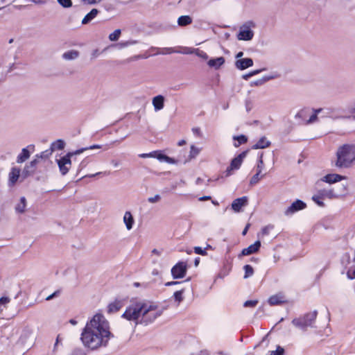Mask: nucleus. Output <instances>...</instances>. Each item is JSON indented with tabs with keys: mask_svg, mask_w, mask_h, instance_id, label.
Wrapping results in <instances>:
<instances>
[{
	"mask_svg": "<svg viewBox=\"0 0 355 355\" xmlns=\"http://www.w3.org/2000/svg\"><path fill=\"white\" fill-rule=\"evenodd\" d=\"M270 141H268L266 137H262L259 139V140L252 146V149H263L270 146Z\"/></svg>",
	"mask_w": 355,
	"mask_h": 355,
	"instance_id": "nucleus-21",
	"label": "nucleus"
},
{
	"mask_svg": "<svg viewBox=\"0 0 355 355\" xmlns=\"http://www.w3.org/2000/svg\"><path fill=\"white\" fill-rule=\"evenodd\" d=\"M248 203V197L243 196L241 198H239L235 199L232 203V209L235 212H239L241 210V208L245 206Z\"/></svg>",
	"mask_w": 355,
	"mask_h": 355,
	"instance_id": "nucleus-13",
	"label": "nucleus"
},
{
	"mask_svg": "<svg viewBox=\"0 0 355 355\" xmlns=\"http://www.w3.org/2000/svg\"><path fill=\"white\" fill-rule=\"evenodd\" d=\"M101 148V146L98 145V144H95V145L90 146L89 147L83 148L82 149H84V151H85V150H87L99 149Z\"/></svg>",
	"mask_w": 355,
	"mask_h": 355,
	"instance_id": "nucleus-58",
	"label": "nucleus"
},
{
	"mask_svg": "<svg viewBox=\"0 0 355 355\" xmlns=\"http://www.w3.org/2000/svg\"><path fill=\"white\" fill-rule=\"evenodd\" d=\"M99 13V10L96 8H93L91 11L87 13L82 20V24L85 25L89 24L93 20L97 15Z\"/></svg>",
	"mask_w": 355,
	"mask_h": 355,
	"instance_id": "nucleus-22",
	"label": "nucleus"
},
{
	"mask_svg": "<svg viewBox=\"0 0 355 355\" xmlns=\"http://www.w3.org/2000/svg\"><path fill=\"white\" fill-rule=\"evenodd\" d=\"M123 220L125 225L126 229L128 230H132L133 225L135 223V219L130 211H127L125 212Z\"/></svg>",
	"mask_w": 355,
	"mask_h": 355,
	"instance_id": "nucleus-18",
	"label": "nucleus"
},
{
	"mask_svg": "<svg viewBox=\"0 0 355 355\" xmlns=\"http://www.w3.org/2000/svg\"><path fill=\"white\" fill-rule=\"evenodd\" d=\"M260 247H261V242L259 241H255L254 243L249 245L246 248H244L241 251V253L239 257L248 256V255H250L253 253H255L259 251Z\"/></svg>",
	"mask_w": 355,
	"mask_h": 355,
	"instance_id": "nucleus-12",
	"label": "nucleus"
},
{
	"mask_svg": "<svg viewBox=\"0 0 355 355\" xmlns=\"http://www.w3.org/2000/svg\"><path fill=\"white\" fill-rule=\"evenodd\" d=\"M260 174H261V173H259L257 171L256 174L252 177V178L250 179V184L251 185H254V184H256L257 183H258L259 180L264 176V175H262L261 177H259Z\"/></svg>",
	"mask_w": 355,
	"mask_h": 355,
	"instance_id": "nucleus-38",
	"label": "nucleus"
},
{
	"mask_svg": "<svg viewBox=\"0 0 355 355\" xmlns=\"http://www.w3.org/2000/svg\"><path fill=\"white\" fill-rule=\"evenodd\" d=\"M255 27V23L252 21H248L242 25L240 28L238 34V39L239 40L249 41L253 38L254 32L251 30L252 28Z\"/></svg>",
	"mask_w": 355,
	"mask_h": 355,
	"instance_id": "nucleus-7",
	"label": "nucleus"
},
{
	"mask_svg": "<svg viewBox=\"0 0 355 355\" xmlns=\"http://www.w3.org/2000/svg\"><path fill=\"white\" fill-rule=\"evenodd\" d=\"M160 199H161V196L159 194H157L155 196L149 197L148 198V201L150 203H156V202H159L160 200Z\"/></svg>",
	"mask_w": 355,
	"mask_h": 355,
	"instance_id": "nucleus-48",
	"label": "nucleus"
},
{
	"mask_svg": "<svg viewBox=\"0 0 355 355\" xmlns=\"http://www.w3.org/2000/svg\"><path fill=\"white\" fill-rule=\"evenodd\" d=\"M113 336L108 321L102 314L97 313L87 322L81 334V340L86 347L96 350L107 347Z\"/></svg>",
	"mask_w": 355,
	"mask_h": 355,
	"instance_id": "nucleus-1",
	"label": "nucleus"
},
{
	"mask_svg": "<svg viewBox=\"0 0 355 355\" xmlns=\"http://www.w3.org/2000/svg\"><path fill=\"white\" fill-rule=\"evenodd\" d=\"M20 175V169L17 167H12L9 173V184L13 186L17 181Z\"/></svg>",
	"mask_w": 355,
	"mask_h": 355,
	"instance_id": "nucleus-19",
	"label": "nucleus"
},
{
	"mask_svg": "<svg viewBox=\"0 0 355 355\" xmlns=\"http://www.w3.org/2000/svg\"><path fill=\"white\" fill-rule=\"evenodd\" d=\"M250 225L249 223L246 225L245 227L244 228V230L242 232V235L245 236L247 234V232L250 227Z\"/></svg>",
	"mask_w": 355,
	"mask_h": 355,
	"instance_id": "nucleus-64",
	"label": "nucleus"
},
{
	"mask_svg": "<svg viewBox=\"0 0 355 355\" xmlns=\"http://www.w3.org/2000/svg\"><path fill=\"white\" fill-rule=\"evenodd\" d=\"M265 69H257V70H254L252 71H250V74H252V76H255L259 73H261V71H264Z\"/></svg>",
	"mask_w": 355,
	"mask_h": 355,
	"instance_id": "nucleus-61",
	"label": "nucleus"
},
{
	"mask_svg": "<svg viewBox=\"0 0 355 355\" xmlns=\"http://www.w3.org/2000/svg\"><path fill=\"white\" fill-rule=\"evenodd\" d=\"M71 355H86L84 349L81 348H76L73 350Z\"/></svg>",
	"mask_w": 355,
	"mask_h": 355,
	"instance_id": "nucleus-50",
	"label": "nucleus"
},
{
	"mask_svg": "<svg viewBox=\"0 0 355 355\" xmlns=\"http://www.w3.org/2000/svg\"><path fill=\"white\" fill-rule=\"evenodd\" d=\"M164 97L162 95H158L153 98L152 103L155 111L161 110L164 106Z\"/></svg>",
	"mask_w": 355,
	"mask_h": 355,
	"instance_id": "nucleus-17",
	"label": "nucleus"
},
{
	"mask_svg": "<svg viewBox=\"0 0 355 355\" xmlns=\"http://www.w3.org/2000/svg\"><path fill=\"white\" fill-rule=\"evenodd\" d=\"M10 298L7 297H2L0 298V306L1 305H6L10 302Z\"/></svg>",
	"mask_w": 355,
	"mask_h": 355,
	"instance_id": "nucleus-54",
	"label": "nucleus"
},
{
	"mask_svg": "<svg viewBox=\"0 0 355 355\" xmlns=\"http://www.w3.org/2000/svg\"><path fill=\"white\" fill-rule=\"evenodd\" d=\"M137 42L134 40L127 41V42H121L117 44H116L114 46L119 49H123L124 47H126L129 45L135 44Z\"/></svg>",
	"mask_w": 355,
	"mask_h": 355,
	"instance_id": "nucleus-36",
	"label": "nucleus"
},
{
	"mask_svg": "<svg viewBox=\"0 0 355 355\" xmlns=\"http://www.w3.org/2000/svg\"><path fill=\"white\" fill-rule=\"evenodd\" d=\"M243 269L245 270V275L244 278H248L253 275L254 274V269L250 265H245L243 267Z\"/></svg>",
	"mask_w": 355,
	"mask_h": 355,
	"instance_id": "nucleus-35",
	"label": "nucleus"
},
{
	"mask_svg": "<svg viewBox=\"0 0 355 355\" xmlns=\"http://www.w3.org/2000/svg\"><path fill=\"white\" fill-rule=\"evenodd\" d=\"M80 56V52L77 50H70L64 52L62 55V58L64 60H74L78 58Z\"/></svg>",
	"mask_w": 355,
	"mask_h": 355,
	"instance_id": "nucleus-20",
	"label": "nucleus"
},
{
	"mask_svg": "<svg viewBox=\"0 0 355 355\" xmlns=\"http://www.w3.org/2000/svg\"><path fill=\"white\" fill-rule=\"evenodd\" d=\"M355 164V145L343 144L336 152L335 166L340 168H347Z\"/></svg>",
	"mask_w": 355,
	"mask_h": 355,
	"instance_id": "nucleus-3",
	"label": "nucleus"
},
{
	"mask_svg": "<svg viewBox=\"0 0 355 355\" xmlns=\"http://www.w3.org/2000/svg\"><path fill=\"white\" fill-rule=\"evenodd\" d=\"M310 110H311L309 107H304L297 112L295 115V118L297 120L304 121L305 123L307 116L309 115Z\"/></svg>",
	"mask_w": 355,
	"mask_h": 355,
	"instance_id": "nucleus-24",
	"label": "nucleus"
},
{
	"mask_svg": "<svg viewBox=\"0 0 355 355\" xmlns=\"http://www.w3.org/2000/svg\"><path fill=\"white\" fill-rule=\"evenodd\" d=\"M52 150L48 149L43 152H42L40 154L37 155L36 157L39 159H47L50 155L52 154Z\"/></svg>",
	"mask_w": 355,
	"mask_h": 355,
	"instance_id": "nucleus-39",
	"label": "nucleus"
},
{
	"mask_svg": "<svg viewBox=\"0 0 355 355\" xmlns=\"http://www.w3.org/2000/svg\"><path fill=\"white\" fill-rule=\"evenodd\" d=\"M39 162V158L35 156V158L28 164V167H33V168L35 171L36 166Z\"/></svg>",
	"mask_w": 355,
	"mask_h": 355,
	"instance_id": "nucleus-52",
	"label": "nucleus"
},
{
	"mask_svg": "<svg viewBox=\"0 0 355 355\" xmlns=\"http://www.w3.org/2000/svg\"><path fill=\"white\" fill-rule=\"evenodd\" d=\"M122 307V303L121 301L116 300L110 303L107 306V312L109 313H116L121 309Z\"/></svg>",
	"mask_w": 355,
	"mask_h": 355,
	"instance_id": "nucleus-26",
	"label": "nucleus"
},
{
	"mask_svg": "<svg viewBox=\"0 0 355 355\" xmlns=\"http://www.w3.org/2000/svg\"><path fill=\"white\" fill-rule=\"evenodd\" d=\"M322 199V197L320 196V195L318 193V195H314L313 197H312V200L317 204L320 207H323L324 206V202L321 200Z\"/></svg>",
	"mask_w": 355,
	"mask_h": 355,
	"instance_id": "nucleus-45",
	"label": "nucleus"
},
{
	"mask_svg": "<svg viewBox=\"0 0 355 355\" xmlns=\"http://www.w3.org/2000/svg\"><path fill=\"white\" fill-rule=\"evenodd\" d=\"M273 76H264L261 79L257 80L255 81H252L250 83V86H260L263 85L267 81L273 79Z\"/></svg>",
	"mask_w": 355,
	"mask_h": 355,
	"instance_id": "nucleus-32",
	"label": "nucleus"
},
{
	"mask_svg": "<svg viewBox=\"0 0 355 355\" xmlns=\"http://www.w3.org/2000/svg\"><path fill=\"white\" fill-rule=\"evenodd\" d=\"M253 65V60L252 58H242L238 59L235 62V67L239 70H244Z\"/></svg>",
	"mask_w": 355,
	"mask_h": 355,
	"instance_id": "nucleus-14",
	"label": "nucleus"
},
{
	"mask_svg": "<svg viewBox=\"0 0 355 355\" xmlns=\"http://www.w3.org/2000/svg\"><path fill=\"white\" fill-rule=\"evenodd\" d=\"M60 294V290H57L53 293H52L51 295H50L48 297H46V300H47V301L51 300L54 297H56L59 296Z\"/></svg>",
	"mask_w": 355,
	"mask_h": 355,
	"instance_id": "nucleus-53",
	"label": "nucleus"
},
{
	"mask_svg": "<svg viewBox=\"0 0 355 355\" xmlns=\"http://www.w3.org/2000/svg\"><path fill=\"white\" fill-rule=\"evenodd\" d=\"M183 293H184V290L182 289L180 291H178L175 292L173 294L175 300V301H177L178 302V304L183 300V296H182Z\"/></svg>",
	"mask_w": 355,
	"mask_h": 355,
	"instance_id": "nucleus-40",
	"label": "nucleus"
},
{
	"mask_svg": "<svg viewBox=\"0 0 355 355\" xmlns=\"http://www.w3.org/2000/svg\"><path fill=\"white\" fill-rule=\"evenodd\" d=\"M102 0H82V1L85 2V3H87V4H89V5L95 4V3H96L98 2H100Z\"/></svg>",
	"mask_w": 355,
	"mask_h": 355,
	"instance_id": "nucleus-60",
	"label": "nucleus"
},
{
	"mask_svg": "<svg viewBox=\"0 0 355 355\" xmlns=\"http://www.w3.org/2000/svg\"><path fill=\"white\" fill-rule=\"evenodd\" d=\"M194 252H195V253H196L198 254L202 255V256L207 255V252H206L205 249H202V248H200V247H195Z\"/></svg>",
	"mask_w": 355,
	"mask_h": 355,
	"instance_id": "nucleus-49",
	"label": "nucleus"
},
{
	"mask_svg": "<svg viewBox=\"0 0 355 355\" xmlns=\"http://www.w3.org/2000/svg\"><path fill=\"white\" fill-rule=\"evenodd\" d=\"M180 53H185V54H191V53H196V49L185 48L184 51H180Z\"/></svg>",
	"mask_w": 355,
	"mask_h": 355,
	"instance_id": "nucleus-57",
	"label": "nucleus"
},
{
	"mask_svg": "<svg viewBox=\"0 0 355 355\" xmlns=\"http://www.w3.org/2000/svg\"><path fill=\"white\" fill-rule=\"evenodd\" d=\"M225 63V58L223 57H218L214 59H210L207 64L210 67L215 69H219Z\"/></svg>",
	"mask_w": 355,
	"mask_h": 355,
	"instance_id": "nucleus-23",
	"label": "nucleus"
},
{
	"mask_svg": "<svg viewBox=\"0 0 355 355\" xmlns=\"http://www.w3.org/2000/svg\"><path fill=\"white\" fill-rule=\"evenodd\" d=\"M258 304V300H248L244 302L243 306L245 307H255Z\"/></svg>",
	"mask_w": 355,
	"mask_h": 355,
	"instance_id": "nucleus-46",
	"label": "nucleus"
},
{
	"mask_svg": "<svg viewBox=\"0 0 355 355\" xmlns=\"http://www.w3.org/2000/svg\"><path fill=\"white\" fill-rule=\"evenodd\" d=\"M283 302L282 297L278 295H272L268 299V303L270 305H277Z\"/></svg>",
	"mask_w": 355,
	"mask_h": 355,
	"instance_id": "nucleus-34",
	"label": "nucleus"
},
{
	"mask_svg": "<svg viewBox=\"0 0 355 355\" xmlns=\"http://www.w3.org/2000/svg\"><path fill=\"white\" fill-rule=\"evenodd\" d=\"M272 228V226H266V227H264L262 230H261V233L263 235H268L270 233V230Z\"/></svg>",
	"mask_w": 355,
	"mask_h": 355,
	"instance_id": "nucleus-55",
	"label": "nucleus"
},
{
	"mask_svg": "<svg viewBox=\"0 0 355 355\" xmlns=\"http://www.w3.org/2000/svg\"><path fill=\"white\" fill-rule=\"evenodd\" d=\"M180 284L179 282H168L165 284V286H173V285H175V284Z\"/></svg>",
	"mask_w": 355,
	"mask_h": 355,
	"instance_id": "nucleus-62",
	"label": "nucleus"
},
{
	"mask_svg": "<svg viewBox=\"0 0 355 355\" xmlns=\"http://www.w3.org/2000/svg\"><path fill=\"white\" fill-rule=\"evenodd\" d=\"M270 355H284V349L281 346H277L276 350L269 352Z\"/></svg>",
	"mask_w": 355,
	"mask_h": 355,
	"instance_id": "nucleus-41",
	"label": "nucleus"
},
{
	"mask_svg": "<svg viewBox=\"0 0 355 355\" xmlns=\"http://www.w3.org/2000/svg\"><path fill=\"white\" fill-rule=\"evenodd\" d=\"M192 23V18L189 15H182L178 19V24L180 26H186Z\"/></svg>",
	"mask_w": 355,
	"mask_h": 355,
	"instance_id": "nucleus-28",
	"label": "nucleus"
},
{
	"mask_svg": "<svg viewBox=\"0 0 355 355\" xmlns=\"http://www.w3.org/2000/svg\"><path fill=\"white\" fill-rule=\"evenodd\" d=\"M162 311L157 306L145 300H132L122 318L136 324L148 325L160 316Z\"/></svg>",
	"mask_w": 355,
	"mask_h": 355,
	"instance_id": "nucleus-2",
	"label": "nucleus"
},
{
	"mask_svg": "<svg viewBox=\"0 0 355 355\" xmlns=\"http://www.w3.org/2000/svg\"><path fill=\"white\" fill-rule=\"evenodd\" d=\"M199 153V150L194 146H191L190 157H195Z\"/></svg>",
	"mask_w": 355,
	"mask_h": 355,
	"instance_id": "nucleus-51",
	"label": "nucleus"
},
{
	"mask_svg": "<svg viewBox=\"0 0 355 355\" xmlns=\"http://www.w3.org/2000/svg\"><path fill=\"white\" fill-rule=\"evenodd\" d=\"M347 277L349 279H355V269L354 270H349L347 271Z\"/></svg>",
	"mask_w": 355,
	"mask_h": 355,
	"instance_id": "nucleus-59",
	"label": "nucleus"
},
{
	"mask_svg": "<svg viewBox=\"0 0 355 355\" xmlns=\"http://www.w3.org/2000/svg\"><path fill=\"white\" fill-rule=\"evenodd\" d=\"M28 148L34 149V146L30 145L27 148H24L21 150V153L19 154L17 157V163H23L30 157L31 153H30L29 150H28Z\"/></svg>",
	"mask_w": 355,
	"mask_h": 355,
	"instance_id": "nucleus-16",
	"label": "nucleus"
},
{
	"mask_svg": "<svg viewBox=\"0 0 355 355\" xmlns=\"http://www.w3.org/2000/svg\"><path fill=\"white\" fill-rule=\"evenodd\" d=\"M35 172V170L33 168V167H28V164H26L23 170V174L25 177H27L28 175H31L33 174Z\"/></svg>",
	"mask_w": 355,
	"mask_h": 355,
	"instance_id": "nucleus-42",
	"label": "nucleus"
},
{
	"mask_svg": "<svg viewBox=\"0 0 355 355\" xmlns=\"http://www.w3.org/2000/svg\"><path fill=\"white\" fill-rule=\"evenodd\" d=\"M233 139L238 141V143L234 144L235 147H239L241 144H245L248 141L247 137L243 135L239 136H234Z\"/></svg>",
	"mask_w": 355,
	"mask_h": 355,
	"instance_id": "nucleus-33",
	"label": "nucleus"
},
{
	"mask_svg": "<svg viewBox=\"0 0 355 355\" xmlns=\"http://www.w3.org/2000/svg\"><path fill=\"white\" fill-rule=\"evenodd\" d=\"M65 143L62 139H58L51 144L50 150H52V153L55 150H61L64 149Z\"/></svg>",
	"mask_w": 355,
	"mask_h": 355,
	"instance_id": "nucleus-27",
	"label": "nucleus"
},
{
	"mask_svg": "<svg viewBox=\"0 0 355 355\" xmlns=\"http://www.w3.org/2000/svg\"><path fill=\"white\" fill-rule=\"evenodd\" d=\"M121 30L116 29L113 33L110 34L109 39L111 41H117L121 35Z\"/></svg>",
	"mask_w": 355,
	"mask_h": 355,
	"instance_id": "nucleus-37",
	"label": "nucleus"
},
{
	"mask_svg": "<svg viewBox=\"0 0 355 355\" xmlns=\"http://www.w3.org/2000/svg\"><path fill=\"white\" fill-rule=\"evenodd\" d=\"M345 179H346L345 176H343L339 174L334 173V174H328V175L324 176L323 178L322 179V180L323 182H327L329 184H332V183H336L337 182H339V181L345 180Z\"/></svg>",
	"mask_w": 355,
	"mask_h": 355,
	"instance_id": "nucleus-15",
	"label": "nucleus"
},
{
	"mask_svg": "<svg viewBox=\"0 0 355 355\" xmlns=\"http://www.w3.org/2000/svg\"><path fill=\"white\" fill-rule=\"evenodd\" d=\"M198 57L204 59V60H207L208 59V55L203 51H200L199 49H196V53H195Z\"/></svg>",
	"mask_w": 355,
	"mask_h": 355,
	"instance_id": "nucleus-47",
	"label": "nucleus"
},
{
	"mask_svg": "<svg viewBox=\"0 0 355 355\" xmlns=\"http://www.w3.org/2000/svg\"><path fill=\"white\" fill-rule=\"evenodd\" d=\"M57 1L60 6L65 8L72 6L71 0H57Z\"/></svg>",
	"mask_w": 355,
	"mask_h": 355,
	"instance_id": "nucleus-43",
	"label": "nucleus"
},
{
	"mask_svg": "<svg viewBox=\"0 0 355 355\" xmlns=\"http://www.w3.org/2000/svg\"><path fill=\"white\" fill-rule=\"evenodd\" d=\"M84 152V149H78L74 152H69L66 155L57 159L59 170L62 175H65L69 171L71 166V158L73 155H79Z\"/></svg>",
	"mask_w": 355,
	"mask_h": 355,
	"instance_id": "nucleus-5",
	"label": "nucleus"
},
{
	"mask_svg": "<svg viewBox=\"0 0 355 355\" xmlns=\"http://www.w3.org/2000/svg\"><path fill=\"white\" fill-rule=\"evenodd\" d=\"M26 199L25 197H21L19 202L16 205L15 209L17 213L23 214L26 210Z\"/></svg>",
	"mask_w": 355,
	"mask_h": 355,
	"instance_id": "nucleus-29",
	"label": "nucleus"
},
{
	"mask_svg": "<svg viewBox=\"0 0 355 355\" xmlns=\"http://www.w3.org/2000/svg\"><path fill=\"white\" fill-rule=\"evenodd\" d=\"M306 205L301 200H296L284 211L286 216H291L294 213L305 209Z\"/></svg>",
	"mask_w": 355,
	"mask_h": 355,
	"instance_id": "nucleus-11",
	"label": "nucleus"
},
{
	"mask_svg": "<svg viewBox=\"0 0 355 355\" xmlns=\"http://www.w3.org/2000/svg\"><path fill=\"white\" fill-rule=\"evenodd\" d=\"M35 336L31 329L25 328L23 329L20 337L17 341V345L29 349L35 343Z\"/></svg>",
	"mask_w": 355,
	"mask_h": 355,
	"instance_id": "nucleus-6",
	"label": "nucleus"
},
{
	"mask_svg": "<svg viewBox=\"0 0 355 355\" xmlns=\"http://www.w3.org/2000/svg\"><path fill=\"white\" fill-rule=\"evenodd\" d=\"M324 116L329 117L333 119H348L349 116H347L344 114V110L336 107H328L324 109Z\"/></svg>",
	"mask_w": 355,
	"mask_h": 355,
	"instance_id": "nucleus-10",
	"label": "nucleus"
},
{
	"mask_svg": "<svg viewBox=\"0 0 355 355\" xmlns=\"http://www.w3.org/2000/svg\"><path fill=\"white\" fill-rule=\"evenodd\" d=\"M318 193L320 195L322 198L324 197H327L329 198H333L336 197L334 191L332 189H322L319 191Z\"/></svg>",
	"mask_w": 355,
	"mask_h": 355,
	"instance_id": "nucleus-31",
	"label": "nucleus"
},
{
	"mask_svg": "<svg viewBox=\"0 0 355 355\" xmlns=\"http://www.w3.org/2000/svg\"><path fill=\"white\" fill-rule=\"evenodd\" d=\"M166 52H160L159 53L165 54V53H180V51L174 50L173 48H166L164 49Z\"/></svg>",
	"mask_w": 355,
	"mask_h": 355,
	"instance_id": "nucleus-56",
	"label": "nucleus"
},
{
	"mask_svg": "<svg viewBox=\"0 0 355 355\" xmlns=\"http://www.w3.org/2000/svg\"><path fill=\"white\" fill-rule=\"evenodd\" d=\"M317 311L309 312L297 318L292 320V323L296 327L306 331L309 327L313 328L315 319L317 318Z\"/></svg>",
	"mask_w": 355,
	"mask_h": 355,
	"instance_id": "nucleus-4",
	"label": "nucleus"
},
{
	"mask_svg": "<svg viewBox=\"0 0 355 355\" xmlns=\"http://www.w3.org/2000/svg\"><path fill=\"white\" fill-rule=\"evenodd\" d=\"M210 199H211V196H205L200 197L199 198V200L200 201H205V200H210Z\"/></svg>",
	"mask_w": 355,
	"mask_h": 355,
	"instance_id": "nucleus-63",
	"label": "nucleus"
},
{
	"mask_svg": "<svg viewBox=\"0 0 355 355\" xmlns=\"http://www.w3.org/2000/svg\"><path fill=\"white\" fill-rule=\"evenodd\" d=\"M313 113L310 116L309 119L306 121L304 124H311L313 123L318 120V114L324 111L323 108H318V109H313L312 110Z\"/></svg>",
	"mask_w": 355,
	"mask_h": 355,
	"instance_id": "nucleus-25",
	"label": "nucleus"
},
{
	"mask_svg": "<svg viewBox=\"0 0 355 355\" xmlns=\"http://www.w3.org/2000/svg\"><path fill=\"white\" fill-rule=\"evenodd\" d=\"M263 168V153L260 154L259 159L258 160L257 166V171L259 173H261L262 169Z\"/></svg>",
	"mask_w": 355,
	"mask_h": 355,
	"instance_id": "nucleus-44",
	"label": "nucleus"
},
{
	"mask_svg": "<svg viewBox=\"0 0 355 355\" xmlns=\"http://www.w3.org/2000/svg\"><path fill=\"white\" fill-rule=\"evenodd\" d=\"M156 158L160 162H164L168 164H175L176 162L174 159L169 157L159 152L157 153Z\"/></svg>",
	"mask_w": 355,
	"mask_h": 355,
	"instance_id": "nucleus-30",
	"label": "nucleus"
},
{
	"mask_svg": "<svg viewBox=\"0 0 355 355\" xmlns=\"http://www.w3.org/2000/svg\"><path fill=\"white\" fill-rule=\"evenodd\" d=\"M248 153V151H243L241 153H240L237 157H234L230 165L227 167V168L225 171V176H230L232 175V171L233 170H237L240 168L243 159L246 157Z\"/></svg>",
	"mask_w": 355,
	"mask_h": 355,
	"instance_id": "nucleus-8",
	"label": "nucleus"
},
{
	"mask_svg": "<svg viewBox=\"0 0 355 355\" xmlns=\"http://www.w3.org/2000/svg\"><path fill=\"white\" fill-rule=\"evenodd\" d=\"M187 263L180 261L171 268V275L173 279H181L185 277L187 271Z\"/></svg>",
	"mask_w": 355,
	"mask_h": 355,
	"instance_id": "nucleus-9",
	"label": "nucleus"
}]
</instances>
